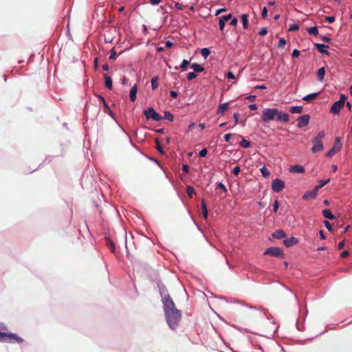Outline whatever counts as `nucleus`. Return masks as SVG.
<instances>
[{"label": "nucleus", "instance_id": "nucleus-32", "mask_svg": "<svg viewBox=\"0 0 352 352\" xmlns=\"http://www.w3.org/2000/svg\"><path fill=\"white\" fill-rule=\"evenodd\" d=\"M307 32L309 34H313L316 36L318 34V30L317 27H312L307 29Z\"/></svg>", "mask_w": 352, "mask_h": 352}, {"label": "nucleus", "instance_id": "nucleus-25", "mask_svg": "<svg viewBox=\"0 0 352 352\" xmlns=\"http://www.w3.org/2000/svg\"><path fill=\"white\" fill-rule=\"evenodd\" d=\"M191 68L193 69L195 72H201L204 70V68L198 63H192Z\"/></svg>", "mask_w": 352, "mask_h": 352}, {"label": "nucleus", "instance_id": "nucleus-10", "mask_svg": "<svg viewBox=\"0 0 352 352\" xmlns=\"http://www.w3.org/2000/svg\"><path fill=\"white\" fill-rule=\"evenodd\" d=\"M289 115L287 113H283L282 111H280L278 110V113L276 116V121H283L285 122H287L289 121Z\"/></svg>", "mask_w": 352, "mask_h": 352}, {"label": "nucleus", "instance_id": "nucleus-55", "mask_svg": "<svg viewBox=\"0 0 352 352\" xmlns=\"http://www.w3.org/2000/svg\"><path fill=\"white\" fill-rule=\"evenodd\" d=\"M232 133H227L224 135V140L226 142H229L230 140V138L232 137Z\"/></svg>", "mask_w": 352, "mask_h": 352}, {"label": "nucleus", "instance_id": "nucleus-5", "mask_svg": "<svg viewBox=\"0 0 352 352\" xmlns=\"http://www.w3.org/2000/svg\"><path fill=\"white\" fill-rule=\"evenodd\" d=\"M264 254L280 258H282L284 255L282 249L276 247L267 248L265 251Z\"/></svg>", "mask_w": 352, "mask_h": 352}, {"label": "nucleus", "instance_id": "nucleus-59", "mask_svg": "<svg viewBox=\"0 0 352 352\" xmlns=\"http://www.w3.org/2000/svg\"><path fill=\"white\" fill-rule=\"evenodd\" d=\"M170 95L173 98H177V97L178 96V94L175 91H170Z\"/></svg>", "mask_w": 352, "mask_h": 352}, {"label": "nucleus", "instance_id": "nucleus-42", "mask_svg": "<svg viewBox=\"0 0 352 352\" xmlns=\"http://www.w3.org/2000/svg\"><path fill=\"white\" fill-rule=\"evenodd\" d=\"M299 30V26L297 24H292L289 27V31H296Z\"/></svg>", "mask_w": 352, "mask_h": 352}, {"label": "nucleus", "instance_id": "nucleus-16", "mask_svg": "<svg viewBox=\"0 0 352 352\" xmlns=\"http://www.w3.org/2000/svg\"><path fill=\"white\" fill-rule=\"evenodd\" d=\"M315 46L316 47L317 50L322 54H329V52L326 50L325 49L328 47L327 45L324 44H320V43H315Z\"/></svg>", "mask_w": 352, "mask_h": 352}, {"label": "nucleus", "instance_id": "nucleus-60", "mask_svg": "<svg viewBox=\"0 0 352 352\" xmlns=\"http://www.w3.org/2000/svg\"><path fill=\"white\" fill-rule=\"evenodd\" d=\"M227 78H230V79H234L235 78L234 74L231 72H229L228 74H227Z\"/></svg>", "mask_w": 352, "mask_h": 352}, {"label": "nucleus", "instance_id": "nucleus-21", "mask_svg": "<svg viewBox=\"0 0 352 352\" xmlns=\"http://www.w3.org/2000/svg\"><path fill=\"white\" fill-rule=\"evenodd\" d=\"M342 143H341V140H340V138L339 137H337L336 139H335V141H334V143L333 144V148H334L335 149L338 150V151H340V149L342 148Z\"/></svg>", "mask_w": 352, "mask_h": 352}, {"label": "nucleus", "instance_id": "nucleus-7", "mask_svg": "<svg viewBox=\"0 0 352 352\" xmlns=\"http://www.w3.org/2000/svg\"><path fill=\"white\" fill-rule=\"evenodd\" d=\"M272 188L274 192H280L285 188V182L283 180L276 178V179L272 181Z\"/></svg>", "mask_w": 352, "mask_h": 352}, {"label": "nucleus", "instance_id": "nucleus-12", "mask_svg": "<svg viewBox=\"0 0 352 352\" xmlns=\"http://www.w3.org/2000/svg\"><path fill=\"white\" fill-rule=\"evenodd\" d=\"M298 240L296 237L292 236L289 239L284 240L283 243L286 247L289 248L298 243Z\"/></svg>", "mask_w": 352, "mask_h": 352}, {"label": "nucleus", "instance_id": "nucleus-19", "mask_svg": "<svg viewBox=\"0 0 352 352\" xmlns=\"http://www.w3.org/2000/svg\"><path fill=\"white\" fill-rule=\"evenodd\" d=\"M272 236L275 239H280L285 236V234L282 230H278L273 232Z\"/></svg>", "mask_w": 352, "mask_h": 352}, {"label": "nucleus", "instance_id": "nucleus-13", "mask_svg": "<svg viewBox=\"0 0 352 352\" xmlns=\"http://www.w3.org/2000/svg\"><path fill=\"white\" fill-rule=\"evenodd\" d=\"M289 171L294 173H302L305 172V168L300 165H294L289 168Z\"/></svg>", "mask_w": 352, "mask_h": 352}, {"label": "nucleus", "instance_id": "nucleus-14", "mask_svg": "<svg viewBox=\"0 0 352 352\" xmlns=\"http://www.w3.org/2000/svg\"><path fill=\"white\" fill-rule=\"evenodd\" d=\"M200 214H202V216L204 219H207L208 209H207L206 204L204 200H202L201 203Z\"/></svg>", "mask_w": 352, "mask_h": 352}, {"label": "nucleus", "instance_id": "nucleus-48", "mask_svg": "<svg viewBox=\"0 0 352 352\" xmlns=\"http://www.w3.org/2000/svg\"><path fill=\"white\" fill-rule=\"evenodd\" d=\"M267 29L266 28H261V30L258 32V34L261 36H265V35L267 34Z\"/></svg>", "mask_w": 352, "mask_h": 352}, {"label": "nucleus", "instance_id": "nucleus-33", "mask_svg": "<svg viewBox=\"0 0 352 352\" xmlns=\"http://www.w3.org/2000/svg\"><path fill=\"white\" fill-rule=\"evenodd\" d=\"M210 53V50L208 48H203L201 50V56L204 58H206L209 56Z\"/></svg>", "mask_w": 352, "mask_h": 352}, {"label": "nucleus", "instance_id": "nucleus-54", "mask_svg": "<svg viewBox=\"0 0 352 352\" xmlns=\"http://www.w3.org/2000/svg\"><path fill=\"white\" fill-rule=\"evenodd\" d=\"M325 20L329 23H332L335 21V17L334 16H326Z\"/></svg>", "mask_w": 352, "mask_h": 352}, {"label": "nucleus", "instance_id": "nucleus-36", "mask_svg": "<svg viewBox=\"0 0 352 352\" xmlns=\"http://www.w3.org/2000/svg\"><path fill=\"white\" fill-rule=\"evenodd\" d=\"M338 151L335 149L334 148H331L327 153H326V156L328 157H331L332 156H333L336 153H338Z\"/></svg>", "mask_w": 352, "mask_h": 352}, {"label": "nucleus", "instance_id": "nucleus-20", "mask_svg": "<svg viewBox=\"0 0 352 352\" xmlns=\"http://www.w3.org/2000/svg\"><path fill=\"white\" fill-rule=\"evenodd\" d=\"M104 78L105 85L107 86V87L110 90L112 89L113 84H112L111 78L110 76H109L107 74H104Z\"/></svg>", "mask_w": 352, "mask_h": 352}, {"label": "nucleus", "instance_id": "nucleus-18", "mask_svg": "<svg viewBox=\"0 0 352 352\" xmlns=\"http://www.w3.org/2000/svg\"><path fill=\"white\" fill-rule=\"evenodd\" d=\"M318 95H319V92L314 93V94H308V95L304 96L302 98V100L306 101V102H309L315 100Z\"/></svg>", "mask_w": 352, "mask_h": 352}, {"label": "nucleus", "instance_id": "nucleus-9", "mask_svg": "<svg viewBox=\"0 0 352 352\" xmlns=\"http://www.w3.org/2000/svg\"><path fill=\"white\" fill-rule=\"evenodd\" d=\"M312 142L314 144V146L311 148V151L314 153L320 152L324 149V146H323L322 140H318L313 139Z\"/></svg>", "mask_w": 352, "mask_h": 352}, {"label": "nucleus", "instance_id": "nucleus-1", "mask_svg": "<svg viewBox=\"0 0 352 352\" xmlns=\"http://www.w3.org/2000/svg\"><path fill=\"white\" fill-rule=\"evenodd\" d=\"M163 302L167 323L172 329H175L181 320V312L176 308L169 294L164 296Z\"/></svg>", "mask_w": 352, "mask_h": 352}, {"label": "nucleus", "instance_id": "nucleus-22", "mask_svg": "<svg viewBox=\"0 0 352 352\" xmlns=\"http://www.w3.org/2000/svg\"><path fill=\"white\" fill-rule=\"evenodd\" d=\"M325 69L324 67H321L318 70L317 72V78L320 81H322L324 78Z\"/></svg>", "mask_w": 352, "mask_h": 352}, {"label": "nucleus", "instance_id": "nucleus-26", "mask_svg": "<svg viewBox=\"0 0 352 352\" xmlns=\"http://www.w3.org/2000/svg\"><path fill=\"white\" fill-rule=\"evenodd\" d=\"M289 111L292 113H301L302 112V107L300 106H294L290 107Z\"/></svg>", "mask_w": 352, "mask_h": 352}, {"label": "nucleus", "instance_id": "nucleus-61", "mask_svg": "<svg viewBox=\"0 0 352 352\" xmlns=\"http://www.w3.org/2000/svg\"><path fill=\"white\" fill-rule=\"evenodd\" d=\"M149 2L152 5H157L161 2V0H149Z\"/></svg>", "mask_w": 352, "mask_h": 352}, {"label": "nucleus", "instance_id": "nucleus-4", "mask_svg": "<svg viewBox=\"0 0 352 352\" xmlns=\"http://www.w3.org/2000/svg\"><path fill=\"white\" fill-rule=\"evenodd\" d=\"M346 97L344 94H341L340 100L335 102L331 107L330 112L334 114H338L340 109L344 107Z\"/></svg>", "mask_w": 352, "mask_h": 352}, {"label": "nucleus", "instance_id": "nucleus-64", "mask_svg": "<svg viewBox=\"0 0 352 352\" xmlns=\"http://www.w3.org/2000/svg\"><path fill=\"white\" fill-rule=\"evenodd\" d=\"M319 233H320V239H321L322 240H324V239H326V236H325V235H324V231H323V230H320Z\"/></svg>", "mask_w": 352, "mask_h": 352}, {"label": "nucleus", "instance_id": "nucleus-3", "mask_svg": "<svg viewBox=\"0 0 352 352\" xmlns=\"http://www.w3.org/2000/svg\"><path fill=\"white\" fill-rule=\"evenodd\" d=\"M278 113V109H265L263 111L262 115H261V120L264 122H269L272 120H276V116Z\"/></svg>", "mask_w": 352, "mask_h": 352}, {"label": "nucleus", "instance_id": "nucleus-57", "mask_svg": "<svg viewBox=\"0 0 352 352\" xmlns=\"http://www.w3.org/2000/svg\"><path fill=\"white\" fill-rule=\"evenodd\" d=\"M324 224H325V226L326 228L329 230V231H332V228H331V226L330 224V221H324Z\"/></svg>", "mask_w": 352, "mask_h": 352}, {"label": "nucleus", "instance_id": "nucleus-51", "mask_svg": "<svg viewBox=\"0 0 352 352\" xmlns=\"http://www.w3.org/2000/svg\"><path fill=\"white\" fill-rule=\"evenodd\" d=\"M108 246L111 248L112 252H114L115 250V245L111 240H108L107 242Z\"/></svg>", "mask_w": 352, "mask_h": 352}, {"label": "nucleus", "instance_id": "nucleus-35", "mask_svg": "<svg viewBox=\"0 0 352 352\" xmlns=\"http://www.w3.org/2000/svg\"><path fill=\"white\" fill-rule=\"evenodd\" d=\"M164 119L169 120L170 122H173L174 117H173V115L172 113H170V112L165 111L164 112Z\"/></svg>", "mask_w": 352, "mask_h": 352}, {"label": "nucleus", "instance_id": "nucleus-52", "mask_svg": "<svg viewBox=\"0 0 352 352\" xmlns=\"http://www.w3.org/2000/svg\"><path fill=\"white\" fill-rule=\"evenodd\" d=\"M182 170L185 173H188L189 172V166L187 164H183L182 165Z\"/></svg>", "mask_w": 352, "mask_h": 352}, {"label": "nucleus", "instance_id": "nucleus-29", "mask_svg": "<svg viewBox=\"0 0 352 352\" xmlns=\"http://www.w3.org/2000/svg\"><path fill=\"white\" fill-rule=\"evenodd\" d=\"M260 171H261L262 175L264 177H268L270 176V172L269 171V170L265 166H263L260 169Z\"/></svg>", "mask_w": 352, "mask_h": 352}, {"label": "nucleus", "instance_id": "nucleus-43", "mask_svg": "<svg viewBox=\"0 0 352 352\" xmlns=\"http://www.w3.org/2000/svg\"><path fill=\"white\" fill-rule=\"evenodd\" d=\"M240 171H241V168H240V166H235V167L233 168V170H232V173L234 175L238 176V175L239 174Z\"/></svg>", "mask_w": 352, "mask_h": 352}, {"label": "nucleus", "instance_id": "nucleus-11", "mask_svg": "<svg viewBox=\"0 0 352 352\" xmlns=\"http://www.w3.org/2000/svg\"><path fill=\"white\" fill-rule=\"evenodd\" d=\"M318 191L316 190L314 188V190L311 191H307L302 196V199L305 200H307L309 199H314L316 197Z\"/></svg>", "mask_w": 352, "mask_h": 352}, {"label": "nucleus", "instance_id": "nucleus-46", "mask_svg": "<svg viewBox=\"0 0 352 352\" xmlns=\"http://www.w3.org/2000/svg\"><path fill=\"white\" fill-rule=\"evenodd\" d=\"M232 17V14H228L227 15H225L223 16H222L221 19L225 21V22H227L230 19H231Z\"/></svg>", "mask_w": 352, "mask_h": 352}, {"label": "nucleus", "instance_id": "nucleus-28", "mask_svg": "<svg viewBox=\"0 0 352 352\" xmlns=\"http://www.w3.org/2000/svg\"><path fill=\"white\" fill-rule=\"evenodd\" d=\"M158 77L157 76H154L153 77V78L151 79V86H152V89L153 90L156 89L158 87Z\"/></svg>", "mask_w": 352, "mask_h": 352}, {"label": "nucleus", "instance_id": "nucleus-38", "mask_svg": "<svg viewBox=\"0 0 352 352\" xmlns=\"http://www.w3.org/2000/svg\"><path fill=\"white\" fill-rule=\"evenodd\" d=\"M155 144H156V147H157V151L160 153L164 154V150L162 148V146H161V144L160 143V141L157 139L155 140Z\"/></svg>", "mask_w": 352, "mask_h": 352}, {"label": "nucleus", "instance_id": "nucleus-34", "mask_svg": "<svg viewBox=\"0 0 352 352\" xmlns=\"http://www.w3.org/2000/svg\"><path fill=\"white\" fill-rule=\"evenodd\" d=\"M240 145L243 148H249L250 146V143L249 141L246 140L245 138H243L240 142Z\"/></svg>", "mask_w": 352, "mask_h": 352}, {"label": "nucleus", "instance_id": "nucleus-53", "mask_svg": "<svg viewBox=\"0 0 352 352\" xmlns=\"http://www.w3.org/2000/svg\"><path fill=\"white\" fill-rule=\"evenodd\" d=\"M299 55H300V52L298 50H294L292 56L293 58H297L299 56Z\"/></svg>", "mask_w": 352, "mask_h": 352}, {"label": "nucleus", "instance_id": "nucleus-56", "mask_svg": "<svg viewBox=\"0 0 352 352\" xmlns=\"http://www.w3.org/2000/svg\"><path fill=\"white\" fill-rule=\"evenodd\" d=\"M116 52L115 50L113 49L111 50V54L109 56V59L110 60H113V59H115L116 58Z\"/></svg>", "mask_w": 352, "mask_h": 352}, {"label": "nucleus", "instance_id": "nucleus-30", "mask_svg": "<svg viewBox=\"0 0 352 352\" xmlns=\"http://www.w3.org/2000/svg\"><path fill=\"white\" fill-rule=\"evenodd\" d=\"M186 193L189 197H192V195L195 194V188L191 186H188L186 188Z\"/></svg>", "mask_w": 352, "mask_h": 352}, {"label": "nucleus", "instance_id": "nucleus-41", "mask_svg": "<svg viewBox=\"0 0 352 352\" xmlns=\"http://www.w3.org/2000/svg\"><path fill=\"white\" fill-rule=\"evenodd\" d=\"M196 73L197 72H195L188 73L187 75V79L191 80L195 78L197 76Z\"/></svg>", "mask_w": 352, "mask_h": 352}, {"label": "nucleus", "instance_id": "nucleus-49", "mask_svg": "<svg viewBox=\"0 0 352 352\" xmlns=\"http://www.w3.org/2000/svg\"><path fill=\"white\" fill-rule=\"evenodd\" d=\"M267 12H268V10H267V8L264 7L263 10H262V13H261L262 17L263 19H265L267 17Z\"/></svg>", "mask_w": 352, "mask_h": 352}, {"label": "nucleus", "instance_id": "nucleus-15", "mask_svg": "<svg viewBox=\"0 0 352 352\" xmlns=\"http://www.w3.org/2000/svg\"><path fill=\"white\" fill-rule=\"evenodd\" d=\"M138 91L137 85H135L130 90L129 97L131 102H135L136 100V94Z\"/></svg>", "mask_w": 352, "mask_h": 352}, {"label": "nucleus", "instance_id": "nucleus-6", "mask_svg": "<svg viewBox=\"0 0 352 352\" xmlns=\"http://www.w3.org/2000/svg\"><path fill=\"white\" fill-rule=\"evenodd\" d=\"M144 115L147 120L153 119L155 121H160L162 119V117L153 108H149L144 111Z\"/></svg>", "mask_w": 352, "mask_h": 352}, {"label": "nucleus", "instance_id": "nucleus-40", "mask_svg": "<svg viewBox=\"0 0 352 352\" xmlns=\"http://www.w3.org/2000/svg\"><path fill=\"white\" fill-rule=\"evenodd\" d=\"M324 135H325L324 132L323 131H320L314 139L318 140H322V139L324 138Z\"/></svg>", "mask_w": 352, "mask_h": 352}, {"label": "nucleus", "instance_id": "nucleus-31", "mask_svg": "<svg viewBox=\"0 0 352 352\" xmlns=\"http://www.w3.org/2000/svg\"><path fill=\"white\" fill-rule=\"evenodd\" d=\"M190 62L187 60H183L179 67L182 71H186L187 69V66L189 65Z\"/></svg>", "mask_w": 352, "mask_h": 352}, {"label": "nucleus", "instance_id": "nucleus-8", "mask_svg": "<svg viewBox=\"0 0 352 352\" xmlns=\"http://www.w3.org/2000/svg\"><path fill=\"white\" fill-rule=\"evenodd\" d=\"M310 120V116L309 115H303L298 118V127L302 128L309 124Z\"/></svg>", "mask_w": 352, "mask_h": 352}, {"label": "nucleus", "instance_id": "nucleus-17", "mask_svg": "<svg viewBox=\"0 0 352 352\" xmlns=\"http://www.w3.org/2000/svg\"><path fill=\"white\" fill-rule=\"evenodd\" d=\"M228 102L221 104L218 107L217 114L223 115L225 113V112L228 110Z\"/></svg>", "mask_w": 352, "mask_h": 352}, {"label": "nucleus", "instance_id": "nucleus-23", "mask_svg": "<svg viewBox=\"0 0 352 352\" xmlns=\"http://www.w3.org/2000/svg\"><path fill=\"white\" fill-rule=\"evenodd\" d=\"M248 17L249 16L248 14H243L241 16V21L244 29H248Z\"/></svg>", "mask_w": 352, "mask_h": 352}, {"label": "nucleus", "instance_id": "nucleus-45", "mask_svg": "<svg viewBox=\"0 0 352 352\" xmlns=\"http://www.w3.org/2000/svg\"><path fill=\"white\" fill-rule=\"evenodd\" d=\"M207 153H208V150L206 148H203L199 151V155L200 157H204L206 156Z\"/></svg>", "mask_w": 352, "mask_h": 352}, {"label": "nucleus", "instance_id": "nucleus-24", "mask_svg": "<svg viewBox=\"0 0 352 352\" xmlns=\"http://www.w3.org/2000/svg\"><path fill=\"white\" fill-rule=\"evenodd\" d=\"M322 213L324 217L326 218V219H334L333 214H332L331 210H329V209L323 210Z\"/></svg>", "mask_w": 352, "mask_h": 352}, {"label": "nucleus", "instance_id": "nucleus-39", "mask_svg": "<svg viewBox=\"0 0 352 352\" xmlns=\"http://www.w3.org/2000/svg\"><path fill=\"white\" fill-rule=\"evenodd\" d=\"M286 45V41L285 38H282L279 39L278 43V48H283L285 45Z\"/></svg>", "mask_w": 352, "mask_h": 352}, {"label": "nucleus", "instance_id": "nucleus-62", "mask_svg": "<svg viewBox=\"0 0 352 352\" xmlns=\"http://www.w3.org/2000/svg\"><path fill=\"white\" fill-rule=\"evenodd\" d=\"M175 8H177L179 10H182L183 9V6L181 5L179 3H175Z\"/></svg>", "mask_w": 352, "mask_h": 352}, {"label": "nucleus", "instance_id": "nucleus-58", "mask_svg": "<svg viewBox=\"0 0 352 352\" xmlns=\"http://www.w3.org/2000/svg\"><path fill=\"white\" fill-rule=\"evenodd\" d=\"M237 23H238V20L236 18H234L233 19H232V21H230V25L232 26H236L237 25Z\"/></svg>", "mask_w": 352, "mask_h": 352}, {"label": "nucleus", "instance_id": "nucleus-63", "mask_svg": "<svg viewBox=\"0 0 352 352\" xmlns=\"http://www.w3.org/2000/svg\"><path fill=\"white\" fill-rule=\"evenodd\" d=\"M349 252L348 251H346V250L343 251V252H342V254H341V257H342V258H345V257H346L347 256H349Z\"/></svg>", "mask_w": 352, "mask_h": 352}, {"label": "nucleus", "instance_id": "nucleus-47", "mask_svg": "<svg viewBox=\"0 0 352 352\" xmlns=\"http://www.w3.org/2000/svg\"><path fill=\"white\" fill-rule=\"evenodd\" d=\"M225 21H223L221 19H219V25L220 30L223 31L225 27Z\"/></svg>", "mask_w": 352, "mask_h": 352}, {"label": "nucleus", "instance_id": "nucleus-37", "mask_svg": "<svg viewBox=\"0 0 352 352\" xmlns=\"http://www.w3.org/2000/svg\"><path fill=\"white\" fill-rule=\"evenodd\" d=\"M338 151L335 149L334 148H331L327 153H326V156L328 157H331L332 156H333L336 153H338Z\"/></svg>", "mask_w": 352, "mask_h": 352}, {"label": "nucleus", "instance_id": "nucleus-50", "mask_svg": "<svg viewBox=\"0 0 352 352\" xmlns=\"http://www.w3.org/2000/svg\"><path fill=\"white\" fill-rule=\"evenodd\" d=\"M239 113H235L233 116L234 119V125H236L239 123Z\"/></svg>", "mask_w": 352, "mask_h": 352}, {"label": "nucleus", "instance_id": "nucleus-2", "mask_svg": "<svg viewBox=\"0 0 352 352\" xmlns=\"http://www.w3.org/2000/svg\"><path fill=\"white\" fill-rule=\"evenodd\" d=\"M0 342L22 343L23 339L15 333L8 332V327L3 324H0Z\"/></svg>", "mask_w": 352, "mask_h": 352}, {"label": "nucleus", "instance_id": "nucleus-44", "mask_svg": "<svg viewBox=\"0 0 352 352\" xmlns=\"http://www.w3.org/2000/svg\"><path fill=\"white\" fill-rule=\"evenodd\" d=\"M217 187L219 189H221L225 192H227V188H226V186L221 182L217 184Z\"/></svg>", "mask_w": 352, "mask_h": 352}, {"label": "nucleus", "instance_id": "nucleus-27", "mask_svg": "<svg viewBox=\"0 0 352 352\" xmlns=\"http://www.w3.org/2000/svg\"><path fill=\"white\" fill-rule=\"evenodd\" d=\"M330 182V179H326V180H320L318 182V185L315 186L316 190L318 191L319 189L324 186L327 184H328Z\"/></svg>", "mask_w": 352, "mask_h": 352}]
</instances>
